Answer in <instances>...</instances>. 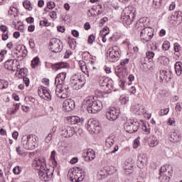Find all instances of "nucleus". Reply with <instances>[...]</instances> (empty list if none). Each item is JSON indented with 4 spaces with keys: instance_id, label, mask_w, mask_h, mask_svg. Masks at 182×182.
I'll use <instances>...</instances> for the list:
<instances>
[{
    "instance_id": "13d9d810",
    "label": "nucleus",
    "mask_w": 182,
    "mask_h": 182,
    "mask_svg": "<svg viewBox=\"0 0 182 182\" xmlns=\"http://www.w3.org/2000/svg\"><path fill=\"white\" fill-rule=\"evenodd\" d=\"M9 38V35H8V31L6 33H3L2 41H8Z\"/></svg>"
},
{
    "instance_id": "f704fd0d",
    "label": "nucleus",
    "mask_w": 182,
    "mask_h": 182,
    "mask_svg": "<svg viewBox=\"0 0 182 182\" xmlns=\"http://www.w3.org/2000/svg\"><path fill=\"white\" fill-rule=\"evenodd\" d=\"M132 110L133 113H135V114H139V112L140 111V105L136 104L135 105H132Z\"/></svg>"
},
{
    "instance_id": "8fccbe9b",
    "label": "nucleus",
    "mask_w": 182,
    "mask_h": 182,
    "mask_svg": "<svg viewBox=\"0 0 182 182\" xmlns=\"http://www.w3.org/2000/svg\"><path fill=\"white\" fill-rule=\"evenodd\" d=\"M23 83H25L26 87L29 86V83H30L29 79L25 75H23Z\"/></svg>"
},
{
    "instance_id": "423d86ee",
    "label": "nucleus",
    "mask_w": 182,
    "mask_h": 182,
    "mask_svg": "<svg viewBox=\"0 0 182 182\" xmlns=\"http://www.w3.org/2000/svg\"><path fill=\"white\" fill-rule=\"evenodd\" d=\"M87 129L90 133H95V134H97V133H100L102 127H100L99 121L94 119H90L87 122Z\"/></svg>"
},
{
    "instance_id": "de8ad7c7",
    "label": "nucleus",
    "mask_w": 182,
    "mask_h": 182,
    "mask_svg": "<svg viewBox=\"0 0 182 182\" xmlns=\"http://www.w3.org/2000/svg\"><path fill=\"white\" fill-rule=\"evenodd\" d=\"M142 130H144V132H146V133H150V127H147L146 124H143Z\"/></svg>"
},
{
    "instance_id": "dca6fc26",
    "label": "nucleus",
    "mask_w": 182,
    "mask_h": 182,
    "mask_svg": "<svg viewBox=\"0 0 182 182\" xmlns=\"http://www.w3.org/2000/svg\"><path fill=\"white\" fill-rule=\"evenodd\" d=\"M66 80V72L59 73L55 79V87L57 86H62Z\"/></svg>"
},
{
    "instance_id": "a19ab883",
    "label": "nucleus",
    "mask_w": 182,
    "mask_h": 182,
    "mask_svg": "<svg viewBox=\"0 0 182 182\" xmlns=\"http://www.w3.org/2000/svg\"><path fill=\"white\" fill-rule=\"evenodd\" d=\"M173 49L174 52L178 53L180 52V50L181 49V46L178 44V43H175L173 44Z\"/></svg>"
},
{
    "instance_id": "aec40b11",
    "label": "nucleus",
    "mask_w": 182,
    "mask_h": 182,
    "mask_svg": "<svg viewBox=\"0 0 182 182\" xmlns=\"http://www.w3.org/2000/svg\"><path fill=\"white\" fill-rule=\"evenodd\" d=\"M18 63L17 60L15 61L14 59L8 60L5 62L4 68L7 69V70H12V72H15L16 70V64Z\"/></svg>"
},
{
    "instance_id": "6ab92c4d",
    "label": "nucleus",
    "mask_w": 182,
    "mask_h": 182,
    "mask_svg": "<svg viewBox=\"0 0 182 182\" xmlns=\"http://www.w3.org/2000/svg\"><path fill=\"white\" fill-rule=\"evenodd\" d=\"M51 68L55 72L58 70H60V69H69L70 66L69 63L65 62H59L54 64H51Z\"/></svg>"
},
{
    "instance_id": "f8f14e48",
    "label": "nucleus",
    "mask_w": 182,
    "mask_h": 182,
    "mask_svg": "<svg viewBox=\"0 0 182 182\" xmlns=\"http://www.w3.org/2000/svg\"><path fill=\"white\" fill-rule=\"evenodd\" d=\"M160 176L161 182H168L170 181V177H171V172L170 171H167V168L164 166L161 168Z\"/></svg>"
},
{
    "instance_id": "6e6d98bb",
    "label": "nucleus",
    "mask_w": 182,
    "mask_h": 182,
    "mask_svg": "<svg viewBox=\"0 0 182 182\" xmlns=\"http://www.w3.org/2000/svg\"><path fill=\"white\" fill-rule=\"evenodd\" d=\"M129 58L122 60L120 63L121 66H126L129 63Z\"/></svg>"
},
{
    "instance_id": "774afa93",
    "label": "nucleus",
    "mask_w": 182,
    "mask_h": 182,
    "mask_svg": "<svg viewBox=\"0 0 182 182\" xmlns=\"http://www.w3.org/2000/svg\"><path fill=\"white\" fill-rule=\"evenodd\" d=\"M25 72H26V70L25 69H20L18 71V75H21V76H25Z\"/></svg>"
},
{
    "instance_id": "79ce46f5",
    "label": "nucleus",
    "mask_w": 182,
    "mask_h": 182,
    "mask_svg": "<svg viewBox=\"0 0 182 182\" xmlns=\"http://www.w3.org/2000/svg\"><path fill=\"white\" fill-rule=\"evenodd\" d=\"M40 26H48L49 22H48V19L43 18V20L40 21Z\"/></svg>"
},
{
    "instance_id": "0eeeda50",
    "label": "nucleus",
    "mask_w": 182,
    "mask_h": 182,
    "mask_svg": "<svg viewBox=\"0 0 182 182\" xmlns=\"http://www.w3.org/2000/svg\"><path fill=\"white\" fill-rule=\"evenodd\" d=\"M63 49V44L58 38H52L50 41V50L54 53H59Z\"/></svg>"
},
{
    "instance_id": "58836bf2",
    "label": "nucleus",
    "mask_w": 182,
    "mask_h": 182,
    "mask_svg": "<svg viewBox=\"0 0 182 182\" xmlns=\"http://www.w3.org/2000/svg\"><path fill=\"white\" fill-rule=\"evenodd\" d=\"M119 100L122 105H127L129 103V97H120Z\"/></svg>"
},
{
    "instance_id": "7ed1b4c3",
    "label": "nucleus",
    "mask_w": 182,
    "mask_h": 182,
    "mask_svg": "<svg viewBox=\"0 0 182 182\" xmlns=\"http://www.w3.org/2000/svg\"><path fill=\"white\" fill-rule=\"evenodd\" d=\"M36 135H23L21 138V144L26 150H33L36 146Z\"/></svg>"
},
{
    "instance_id": "49530a36",
    "label": "nucleus",
    "mask_w": 182,
    "mask_h": 182,
    "mask_svg": "<svg viewBox=\"0 0 182 182\" xmlns=\"http://www.w3.org/2000/svg\"><path fill=\"white\" fill-rule=\"evenodd\" d=\"M52 137H53V134L49 133V134H48V136H47L46 137V139H45L46 143H50V140H52Z\"/></svg>"
},
{
    "instance_id": "69168bd1",
    "label": "nucleus",
    "mask_w": 182,
    "mask_h": 182,
    "mask_svg": "<svg viewBox=\"0 0 182 182\" xmlns=\"http://www.w3.org/2000/svg\"><path fill=\"white\" fill-rule=\"evenodd\" d=\"M102 32L105 33L104 36L109 35V28L108 27L104 28L102 30Z\"/></svg>"
},
{
    "instance_id": "603ef678",
    "label": "nucleus",
    "mask_w": 182,
    "mask_h": 182,
    "mask_svg": "<svg viewBox=\"0 0 182 182\" xmlns=\"http://www.w3.org/2000/svg\"><path fill=\"white\" fill-rule=\"evenodd\" d=\"M175 16L176 18V22L178 21H181L182 19V16H181V13L178 12V11H176L175 12Z\"/></svg>"
},
{
    "instance_id": "412c9836",
    "label": "nucleus",
    "mask_w": 182,
    "mask_h": 182,
    "mask_svg": "<svg viewBox=\"0 0 182 182\" xmlns=\"http://www.w3.org/2000/svg\"><path fill=\"white\" fill-rule=\"evenodd\" d=\"M63 107L67 112H70L75 109V101L70 99L66 100L63 103Z\"/></svg>"
},
{
    "instance_id": "ea45409f",
    "label": "nucleus",
    "mask_w": 182,
    "mask_h": 182,
    "mask_svg": "<svg viewBox=\"0 0 182 182\" xmlns=\"http://www.w3.org/2000/svg\"><path fill=\"white\" fill-rule=\"evenodd\" d=\"M101 86H107V78L102 77L99 82Z\"/></svg>"
},
{
    "instance_id": "ddd939ff",
    "label": "nucleus",
    "mask_w": 182,
    "mask_h": 182,
    "mask_svg": "<svg viewBox=\"0 0 182 182\" xmlns=\"http://www.w3.org/2000/svg\"><path fill=\"white\" fill-rule=\"evenodd\" d=\"M38 95L42 99H48V100H52V95H50V91L49 90H47L46 87L41 86L38 87Z\"/></svg>"
},
{
    "instance_id": "cd10ccee",
    "label": "nucleus",
    "mask_w": 182,
    "mask_h": 182,
    "mask_svg": "<svg viewBox=\"0 0 182 182\" xmlns=\"http://www.w3.org/2000/svg\"><path fill=\"white\" fill-rule=\"evenodd\" d=\"M181 62H177L175 64V70H176V75H178V76H180V75H181L182 73V68H181Z\"/></svg>"
},
{
    "instance_id": "f3484780",
    "label": "nucleus",
    "mask_w": 182,
    "mask_h": 182,
    "mask_svg": "<svg viewBox=\"0 0 182 182\" xmlns=\"http://www.w3.org/2000/svg\"><path fill=\"white\" fill-rule=\"evenodd\" d=\"M147 163V155L144 154H140L138 156V159L136 164L139 168H144L146 167V164Z\"/></svg>"
},
{
    "instance_id": "473e14b6",
    "label": "nucleus",
    "mask_w": 182,
    "mask_h": 182,
    "mask_svg": "<svg viewBox=\"0 0 182 182\" xmlns=\"http://www.w3.org/2000/svg\"><path fill=\"white\" fill-rule=\"evenodd\" d=\"M56 151L51 152L50 159L53 161V166H58V161H56Z\"/></svg>"
},
{
    "instance_id": "6e6552de",
    "label": "nucleus",
    "mask_w": 182,
    "mask_h": 182,
    "mask_svg": "<svg viewBox=\"0 0 182 182\" xmlns=\"http://www.w3.org/2000/svg\"><path fill=\"white\" fill-rule=\"evenodd\" d=\"M109 62H117L120 59V49L117 46H114L108 50Z\"/></svg>"
},
{
    "instance_id": "a18cd8bd",
    "label": "nucleus",
    "mask_w": 182,
    "mask_h": 182,
    "mask_svg": "<svg viewBox=\"0 0 182 182\" xmlns=\"http://www.w3.org/2000/svg\"><path fill=\"white\" fill-rule=\"evenodd\" d=\"M87 15L89 17L96 16V13H95V9L92 8L91 9L88 10Z\"/></svg>"
},
{
    "instance_id": "680f3d73",
    "label": "nucleus",
    "mask_w": 182,
    "mask_h": 182,
    "mask_svg": "<svg viewBox=\"0 0 182 182\" xmlns=\"http://www.w3.org/2000/svg\"><path fill=\"white\" fill-rule=\"evenodd\" d=\"M107 21H109V18H107V17H104L103 18H102L100 20V26H102V25L105 23L107 22Z\"/></svg>"
},
{
    "instance_id": "72a5a7b5",
    "label": "nucleus",
    "mask_w": 182,
    "mask_h": 182,
    "mask_svg": "<svg viewBox=\"0 0 182 182\" xmlns=\"http://www.w3.org/2000/svg\"><path fill=\"white\" fill-rule=\"evenodd\" d=\"M38 65H39V58L36 57L31 61V68H33V69H35V68H36V66H38Z\"/></svg>"
},
{
    "instance_id": "864d4df0",
    "label": "nucleus",
    "mask_w": 182,
    "mask_h": 182,
    "mask_svg": "<svg viewBox=\"0 0 182 182\" xmlns=\"http://www.w3.org/2000/svg\"><path fill=\"white\" fill-rule=\"evenodd\" d=\"M47 6H48V9H53V8H55V2L48 1L47 3Z\"/></svg>"
},
{
    "instance_id": "f257e3e1",
    "label": "nucleus",
    "mask_w": 182,
    "mask_h": 182,
    "mask_svg": "<svg viewBox=\"0 0 182 182\" xmlns=\"http://www.w3.org/2000/svg\"><path fill=\"white\" fill-rule=\"evenodd\" d=\"M138 32H139L140 39L143 43H149L153 38V36H154L153 28L150 27H144L143 23H139Z\"/></svg>"
},
{
    "instance_id": "e433bc0d",
    "label": "nucleus",
    "mask_w": 182,
    "mask_h": 182,
    "mask_svg": "<svg viewBox=\"0 0 182 182\" xmlns=\"http://www.w3.org/2000/svg\"><path fill=\"white\" fill-rule=\"evenodd\" d=\"M22 171V168L19 166H16L13 169L14 174L18 175L21 174V172Z\"/></svg>"
},
{
    "instance_id": "2eb2a0df",
    "label": "nucleus",
    "mask_w": 182,
    "mask_h": 182,
    "mask_svg": "<svg viewBox=\"0 0 182 182\" xmlns=\"http://www.w3.org/2000/svg\"><path fill=\"white\" fill-rule=\"evenodd\" d=\"M55 95L58 97H60V99H67V97L70 96V92L63 91L61 85H57V87L55 88Z\"/></svg>"
},
{
    "instance_id": "4d7b16f0",
    "label": "nucleus",
    "mask_w": 182,
    "mask_h": 182,
    "mask_svg": "<svg viewBox=\"0 0 182 182\" xmlns=\"http://www.w3.org/2000/svg\"><path fill=\"white\" fill-rule=\"evenodd\" d=\"M168 112H169L168 108L161 109V116H164V115L167 114L168 113Z\"/></svg>"
},
{
    "instance_id": "9d476101",
    "label": "nucleus",
    "mask_w": 182,
    "mask_h": 182,
    "mask_svg": "<svg viewBox=\"0 0 182 182\" xmlns=\"http://www.w3.org/2000/svg\"><path fill=\"white\" fill-rule=\"evenodd\" d=\"M52 176H53V168H47L46 167L44 169L38 171V176L43 181H48L52 178Z\"/></svg>"
},
{
    "instance_id": "393cba45",
    "label": "nucleus",
    "mask_w": 182,
    "mask_h": 182,
    "mask_svg": "<svg viewBox=\"0 0 182 182\" xmlns=\"http://www.w3.org/2000/svg\"><path fill=\"white\" fill-rule=\"evenodd\" d=\"M138 114H139V115L144 114V117H146V119H151V114H150V113L147 112V109L143 105L140 106L139 112H138Z\"/></svg>"
},
{
    "instance_id": "bf43d9fd",
    "label": "nucleus",
    "mask_w": 182,
    "mask_h": 182,
    "mask_svg": "<svg viewBox=\"0 0 182 182\" xmlns=\"http://www.w3.org/2000/svg\"><path fill=\"white\" fill-rule=\"evenodd\" d=\"M146 58H148V59H151V58H154V53L151 51L146 52Z\"/></svg>"
},
{
    "instance_id": "39448f33",
    "label": "nucleus",
    "mask_w": 182,
    "mask_h": 182,
    "mask_svg": "<svg viewBox=\"0 0 182 182\" xmlns=\"http://www.w3.org/2000/svg\"><path fill=\"white\" fill-rule=\"evenodd\" d=\"M140 124L137 119H127L124 124V129L127 133H135L139 130Z\"/></svg>"
},
{
    "instance_id": "4be33fe9",
    "label": "nucleus",
    "mask_w": 182,
    "mask_h": 182,
    "mask_svg": "<svg viewBox=\"0 0 182 182\" xmlns=\"http://www.w3.org/2000/svg\"><path fill=\"white\" fill-rule=\"evenodd\" d=\"M85 161H92L96 159V154L93 149H87V152L84 154Z\"/></svg>"
},
{
    "instance_id": "338daca9",
    "label": "nucleus",
    "mask_w": 182,
    "mask_h": 182,
    "mask_svg": "<svg viewBox=\"0 0 182 182\" xmlns=\"http://www.w3.org/2000/svg\"><path fill=\"white\" fill-rule=\"evenodd\" d=\"M28 32H33L35 31V26L34 25H30L28 27Z\"/></svg>"
},
{
    "instance_id": "7c9ffc66",
    "label": "nucleus",
    "mask_w": 182,
    "mask_h": 182,
    "mask_svg": "<svg viewBox=\"0 0 182 182\" xmlns=\"http://www.w3.org/2000/svg\"><path fill=\"white\" fill-rule=\"evenodd\" d=\"M161 79L165 82H168L170 80V77H168V73L166 70H162L161 73Z\"/></svg>"
},
{
    "instance_id": "052dcab7",
    "label": "nucleus",
    "mask_w": 182,
    "mask_h": 182,
    "mask_svg": "<svg viewBox=\"0 0 182 182\" xmlns=\"http://www.w3.org/2000/svg\"><path fill=\"white\" fill-rule=\"evenodd\" d=\"M169 21L171 22H177V19L176 18V13H174L173 14H172L170 17H169Z\"/></svg>"
},
{
    "instance_id": "09e8293b",
    "label": "nucleus",
    "mask_w": 182,
    "mask_h": 182,
    "mask_svg": "<svg viewBox=\"0 0 182 182\" xmlns=\"http://www.w3.org/2000/svg\"><path fill=\"white\" fill-rule=\"evenodd\" d=\"M139 146H140V140L139 139V138H136L134 141V149H137V147H139Z\"/></svg>"
},
{
    "instance_id": "3c124183",
    "label": "nucleus",
    "mask_w": 182,
    "mask_h": 182,
    "mask_svg": "<svg viewBox=\"0 0 182 182\" xmlns=\"http://www.w3.org/2000/svg\"><path fill=\"white\" fill-rule=\"evenodd\" d=\"M0 31L1 32H3V33H6V32H8V27L5 25H1Z\"/></svg>"
},
{
    "instance_id": "e2e57ef3",
    "label": "nucleus",
    "mask_w": 182,
    "mask_h": 182,
    "mask_svg": "<svg viewBox=\"0 0 182 182\" xmlns=\"http://www.w3.org/2000/svg\"><path fill=\"white\" fill-rule=\"evenodd\" d=\"M77 161H79V159H77V157H74L70 161V164H76Z\"/></svg>"
},
{
    "instance_id": "b1692460",
    "label": "nucleus",
    "mask_w": 182,
    "mask_h": 182,
    "mask_svg": "<svg viewBox=\"0 0 182 182\" xmlns=\"http://www.w3.org/2000/svg\"><path fill=\"white\" fill-rule=\"evenodd\" d=\"M16 50L18 52L16 53V55H18L22 58H26V55H28V50H26V47H25V46H18Z\"/></svg>"
},
{
    "instance_id": "9b49d317",
    "label": "nucleus",
    "mask_w": 182,
    "mask_h": 182,
    "mask_svg": "<svg viewBox=\"0 0 182 182\" xmlns=\"http://www.w3.org/2000/svg\"><path fill=\"white\" fill-rule=\"evenodd\" d=\"M33 167L36 170H45L46 168V159L43 157L36 158L33 161Z\"/></svg>"
},
{
    "instance_id": "20e7f679",
    "label": "nucleus",
    "mask_w": 182,
    "mask_h": 182,
    "mask_svg": "<svg viewBox=\"0 0 182 182\" xmlns=\"http://www.w3.org/2000/svg\"><path fill=\"white\" fill-rule=\"evenodd\" d=\"M70 83L74 90H79L85 85V78L82 75H73L70 78Z\"/></svg>"
},
{
    "instance_id": "4c0bfd02",
    "label": "nucleus",
    "mask_w": 182,
    "mask_h": 182,
    "mask_svg": "<svg viewBox=\"0 0 182 182\" xmlns=\"http://www.w3.org/2000/svg\"><path fill=\"white\" fill-rule=\"evenodd\" d=\"M169 49H170V42L164 41V43L162 45V50L166 51V50H168Z\"/></svg>"
},
{
    "instance_id": "37998d69",
    "label": "nucleus",
    "mask_w": 182,
    "mask_h": 182,
    "mask_svg": "<svg viewBox=\"0 0 182 182\" xmlns=\"http://www.w3.org/2000/svg\"><path fill=\"white\" fill-rule=\"evenodd\" d=\"M181 109H182V102L176 103V107H175V110L176 112H181Z\"/></svg>"
},
{
    "instance_id": "bb28decb",
    "label": "nucleus",
    "mask_w": 182,
    "mask_h": 182,
    "mask_svg": "<svg viewBox=\"0 0 182 182\" xmlns=\"http://www.w3.org/2000/svg\"><path fill=\"white\" fill-rule=\"evenodd\" d=\"M18 9L16 7L11 6L10 7L9 10V16H11V18H16L18 15Z\"/></svg>"
},
{
    "instance_id": "c756f323",
    "label": "nucleus",
    "mask_w": 182,
    "mask_h": 182,
    "mask_svg": "<svg viewBox=\"0 0 182 182\" xmlns=\"http://www.w3.org/2000/svg\"><path fill=\"white\" fill-rule=\"evenodd\" d=\"M122 18L123 19L124 25L129 26V25H131L132 23L133 22V19L130 18V16L129 15L124 16V17H122Z\"/></svg>"
},
{
    "instance_id": "c9c22d12",
    "label": "nucleus",
    "mask_w": 182,
    "mask_h": 182,
    "mask_svg": "<svg viewBox=\"0 0 182 182\" xmlns=\"http://www.w3.org/2000/svg\"><path fill=\"white\" fill-rule=\"evenodd\" d=\"M23 6L26 9H28V11H31L32 9V7H31V1L28 0H26L23 2Z\"/></svg>"
},
{
    "instance_id": "2f4dec72",
    "label": "nucleus",
    "mask_w": 182,
    "mask_h": 182,
    "mask_svg": "<svg viewBox=\"0 0 182 182\" xmlns=\"http://www.w3.org/2000/svg\"><path fill=\"white\" fill-rule=\"evenodd\" d=\"M114 144V139L110 137H108L105 141V146L108 147V149H110L112 146Z\"/></svg>"
},
{
    "instance_id": "5fc2aeb1",
    "label": "nucleus",
    "mask_w": 182,
    "mask_h": 182,
    "mask_svg": "<svg viewBox=\"0 0 182 182\" xmlns=\"http://www.w3.org/2000/svg\"><path fill=\"white\" fill-rule=\"evenodd\" d=\"M0 82L3 84L2 89H6V87H8V81L5 80H0Z\"/></svg>"
},
{
    "instance_id": "c03bdc74",
    "label": "nucleus",
    "mask_w": 182,
    "mask_h": 182,
    "mask_svg": "<svg viewBox=\"0 0 182 182\" xmlns=\"http://www.w3.org/2000/svg\"><path fill=\"white\" fill-rule=\"evenodd\" d=\"M96 39V37L93 36V34L90 35L88 38V43L90 45H92L93 42H95V40Z\"/></svg>"
},
{
    "instance_id": "0e129e2a",
    "label": "nucleus",
    "mask_w": 182,
    "mask_h": 182,
    "mask_svg": "<svg viewBox=\"0 0 182 182\" xmlns=\"http://www.w3.org/2000/svg\"><path fill=\"white\" fill-rule=\"evenodd\" d=\"M72 35H73L75 38H79V31L76 30H73Z\"/></svg>"
},
{
    "instance_id": "4468645a",
    "label": "nucleus",
    "mask_w": 182,
    "mask_h": 182,
    "mask_svg": "<svg viewBox=\"0 0 182 182\" xmlns=\"http://www.w3.org/2000/svg\"><path fill=\"white\" fill-rule=\"evenodd\" d=\"M107 119L110 122H114V120H117L119 117V110L114 109H109L105 114Z\"/></svg>"
},
{
    "instance_id": "5701e85b",
    "label": "nucleus",
    "mask_w": 182,
    "mask_h": 182,
    "mask_svg": "<svg viewBox=\"0 0 182 182\" xmlns=\"http://www.w3.org/2000/svg\"><path fill=\"white\" fill-rule=\"evenodd\" d=\"M70 123L71 124H78L79 126H82V124L85 123V119L80 118L77 116H73L70 119Z\"/></svg>"
},
{
    "instance_id": "a878e982",
    "label": "nucleus",
    "mask_w": 182,
    "mask_h": 182,
    "mask_svg": "<svg viewBox=\"0 0 182 182\" xmlns=\"http://www.w3.org/2000/svg\"><path fill=\"white\" fill-rule=\"evenodd\" d=\"M170 137V140L173 143H177V141H180V135H178L176 132H171Z\"/></svg>"
},
{
    "instance_id": "a211bd4d",
    "label": "nucleus",
    "mask_w": 182,
    "mask_h": 182,
    "mask_svg": "<svg viewBox=\"0 0 182 182\" xmlns=\"http://www.w3.org/2000/svg\"><path fill=\"white\" fill-rule=\"evenodd\" d=\"M75 134V128L71 127H66L62 128L61 136L63 137H72Z\"/></svg>"
},
{
    "instance_id": "1a4fd4ad",
    "label": "nucleus",
    "mask_w": 182,
    "mask_h": 182,
    "mask_svg": "<svg viewBox=\"0 0 182 182\" xmlns=\"http://www.w3.org/2000/svg\"><path fill=\"white\" fill-rule=\"evenodd\" d=\"M68 177L73 182H80L85 180V175L75 169H70L68 171Z\"/></svg>"
},
{
    "instance_id": "f03ea898",
    "label": "nucleus",
    "mask_w": 182,
    "mask_h": 182,
    "mask_svg": "<svg viewBox=\"0 0 182 182\" xmlns=\"http://www.w3.org/2000/svg\"><path fill=\"white\" fill-rule=\"evenodd\" d=\"M86 103L88 113L96 114L103 109V103L99 100H95V99L87 98Z\"/></svg>"
},
{
    "instance_id": "c85d7f7f",
    "label": "nucleus",
    "mask_w": 182,
    "mask_h": 182,
    "mask_svg": "<svg viewBox=\"0 0 182 182\" xmlns=\"http://www.w3.org/2000/svg\"><path fill=\"white\" fill-rule=\"evenodd\" d=\"M159 145V139L156 136H153L151 140L149 141V146L150 147H156Z\"/></svg>"
}]
</instances>
